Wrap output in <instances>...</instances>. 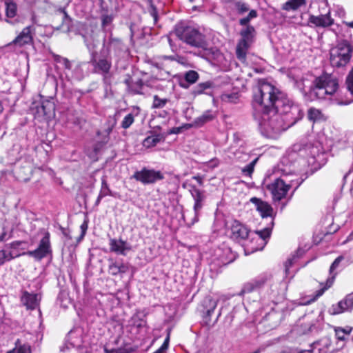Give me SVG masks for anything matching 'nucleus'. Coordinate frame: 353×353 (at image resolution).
I'll return each instance as SVG.
<instances>
[{"instance_id":"32","label":"nucleus","mask_w":353,"mask_h":353,"mask_svg":"<svg viewBox=\"0 0 353 353\" xmlns=\"http://www.w3.org/2000/svg\"><path fill=\"white\" fill-rule=\"evenodd\" d=\"M215 117V114L212 110H208L205 111L202 115L196 118L192 125L199 128L205 123L211 121Z\"/></svg>"},{"instance_id":"11","label":"nucleus","mask_w":353,"mask_h":353,"mask_svg":"<svg viewBox=\"0 0 353 353\" xmlns=\"http://www.w3.org/2000/svg\"><path fill=\"white\" fill-rule=\"evenodd\" d=\"M218 300L208 296L203 299L199 307V311L203 319V324L206 326L213 325L221 316V312H219L214 322L211 325V315L214 313L218 303Z\"/></svg>"},{"instance_id":"59","label":"nucleus","mask_w":353,"mask_h":353,"mask_svg":"<svg viewBox=\"0 0 353 353\" xmlns=\"http://www.w3.org/2000/svg\"><path fill=\"white\" fill-rule=\"evenodd\" d=\"M344 300L349 308H352L353 307V292L347 295Z\"/></svg>"},{"instance_id":"61","label":"nucleus","mask_w":353,"mask_h":353,"mask_svg":"<svg viewBox=\"0 0 353 353\" xmlns=\"http://www.w3.org/2000/svg\"><path fill=\"white\" fill-rule=\"evenodd\" d=\"M6 261V250H0V266L3 265Z\"/></svg>"},{"instance_id":"21","label":"nucleus","mask_w":353,"mask_h":353,"mask_svg":"<svg viewBox=\"0 0 353 353\" xmlns=\"http://www.w3.org/2000/svg\"><path fill=\"white\" fill-rule=\"evenodd\" d=\"M82 37L90 57L99 53L98 47L101 43L99 34L92 32L90 34H83Z\"/></svg>"},{"instance_id":"42","label":"nucleus","mask_w":353,"mask_h":353,"mask_svg":"<svg viewBox=\"0 0 353 353\" xmlns=\"http://www.w3.org/2000/svg\"><path fill=\"white\" fill-rule=\"evenodd\" d=\"M99 194L103 196V197L106 196H113L112 190L110 189L109 185L106 181V177L103 176L101 178V187L99 192Z\"/></svg>"},{"instance_id":"1","label":"nucleus","mask_w":353,"mask_h":353,"mask_svg":"<svg viewBox=\"0 0 353 353\" xmlns=\"http://www.w3.org/2000/svg\"><path fill=\"white\" fill-rule=\"evenodd\" d=\"M256 100L268 103L271 108L276 109L281 117L292 126L304 115L299 105L294 103L285 93L272 84L266 82L259 83L255 88Z\"/></svg>"},{"instance_id":"18","label":"nucleus","mask_w":353,"mask_h":353,"mask_svg":"<svg viewBox=\"0 0 353 353\" xmlns=\"http://www.w3.org/2000/svg\"><path fill=\"white\" fill-rule=\"evenodd\" d=\"M190 192L194 201L193 206L194 216L192 221L193 225L199 221L200 211L203 206L205 195L203 191L200 190L195 185H190Z\"/></svg>"},{"instance_id":"37","label":"nucleus","mask_w":353,"mask_h":353,"mask_svg":"<svg viewBox=\"0 0 353 353\" xmlns=\"http://www.w3.org/2000/svg\"><path fill=\"white\" fill-rule=\"evenodd\" d=\"M348 309L350 308L343 299L339 301L338 303L332 305V307L329 309L328 312L331 315H336L341 314L345 310H347Z\"/></svg>"},{"instance_id":"12","label":"nucleus","mask_w":353,"mask_h":353,"mask_svg":"<svg viewBox=\"0 0 353 353\" xmlns=\"http://www.w3.org/2000/svg\"><path fill=\"white\" fill-rule=\"evenodd\" d=\"M251 233L252 231L239 221L235 220L232 223L230 238L237 243H243L248 249L251 245Z\"/></svg>"},{"instance_id":"41","label":"nucleus","mask_w":353,"mask_h":353,"mask_svg":"<svg viewBox=\"0 0 353 353\" xmlns=\"http://www.w3.org/2000/svg\"><path fill=\"white\" fill-rule=\"evenodd\" d=\"M156 1L159 2V0H148V2L150 6L148 12L152 17L154 24H157L159 20L158 10L155 4Z\"/></svg>"},{"instance_id":"38","label":"nucleus","mask_w":353,"mask_h":353,"mask_svg":"<svg viewBox=\"0 0 353 353\" xmlns=\"http://www.w3.org/2000/svg\"><path fill=\"white\" fill-rule=\"evenodd\" d=\"M305 3V0H289L283 4L282 9L286 11L296 10Z\"/></svg>"},{"instance_id":"4","label":"nucleus","mask_w":353,"mask_h":353,"mask_svg":"<svg viewBox=\"0 0 353 353\" xmlns=\"http://www.w3.org/2000/svg\"><path fill=\"white\" fill-rule=\"evenodd\" d=\"M307 83V80L306 83L303 81L302 86L299 88L306 101L323 99L327 95L332 96L339 87L337 79L328 74L315 77L309 84Z\"/></svg>"},{"instance_id":"58","label":"nucleus","mask_w":353,"mask_h":353,"mask_svg":"<svg viewBox=\"0 0 353 353\" xmlns=\"http://www.w3.org/2000/svg\"><path fill=\"white\" fill-rule=\"evenodd\" d=\"M21 255H23L22 253L17 254L14 255L12 252H11V251L8 252L6 250V261H10L11 260H12L17 257H19Z\"/></svg>"},{"instance_id":"24","label":"nucleus","mask_w":353,"mask_h":353,"mask_svg":"<svg viewBox=\"0 0 353 353\" xmlns=\"http://www.w3.org/2000/svg\"><path fill=\"white\" fill-rule=\"evenodd\" d=\"M109 245L111 252L123 256H125L126 252L130 251L132 249L131 245L121 239L119 240L116 239H110Z\"/></svg>"},{"instance_id":"27","label":"nucleus","mask_w":353,"mask_h":353,"mask_svg":"<svg viewBox=\"0 0 353 353\" xmlns=\"http://www.w3.org/2000/svg\"><path fill=\"white\" fill-rule=\"evenodd\" d=\"M108 273L112 276H117L127 272L129 270L128 263H124L122 261L118 262L113 259H109Z\"/></svg>"},{"instance_id":"44","label":"nucleus","mask_w":353,"mask_h":353,"mask_svg":"<svg viewBox=\"0 0 353 353\" xmlns=\"http://www.w3.org/2000/svg\"><path fill=\"white\" fill-rule=\"evenodd\" d=\"M322 116L321 112L316 108H310L307 112V118L310 121H319Z\"/></svg>"},{"instance_id":"7","label":"nucleus","mask_w":353,"mask_h":353,"mask_svg":"<svg viewBox=\"0 0 353 353\" xmlns=\"http://www.w3.org/2000/svg\"><path fill=\"white\" fill-rule=\"evenodd\" d=\"M112 57L100 49L99 53L90 57L88 63L92 66V72L101 75L104 81L107 82V77L112 68Z\"/></svg>"},{"instance_id":"40","label":"nucleus","mask_w":353,"mask_h":353,"mask_svg":"<svg viewBox=\"0 0 353 353\" xmlns=\"http://www.w3.org/2000/svg\"><path fill=\"white\" fill-rule=\"evenodd\" d=\"M131 37H136L138 39H145L147 36L151 35V30L148 28H144L141 32H136L134 29V26L132 24L130 26Z\"/></svg>"},{"instance_id":"23","label":"nucleus","mask_w":353,"mask_h":353,"mask_svg":"<svg viewBox=\"0 0 353 353\" xmlns=\"http://www.w3.org/2000/svg\"><path fill=\"white\" fill-rule=\"evenodd\" d=\"M40 297L38 294L22 291L21 302L28 310H34L38 305Z\"/></svg>"},{"instance_id":"39","label":"nucleus","mask_w":353,"mask_h":353,"mask_svg":"<svg viewBox=\"0 0 353 353\" xmlns=\"http://www.w3.org/2000/svg\"><path fill=\"white\" fill-rule=\"evenodd\" d=\"M213 86L214 83L210 81L200 83L192 89V94L194 96L201 94L204 92L205 90L212 88H213Z\"/></svg>"},{"instance_id":"63","label":"nucleus","mask_w":353,"mask_h":353,"mask_svg":"<svg viewBox=\"0 0 353 353\" xmlns=\"http://www.w3.org/2000/svg\"><path fill=\"white\" fill-rule=\"evenodd\" d=\"M181 130H182L181 127H174L169 130L168 134H179L180 132H181Z\"/></svg>"},{"instance_id":"19","label":"nucleus","mask_w":353,"mask_h":353,"mask_svg":"<svg viewBox=\"0 0 353 353\" xmlns=\"http://www.w3.org/2000/svg\"><path fill=\"white\" fill-rule=\"evenodd\" d=\"M54 103L51 101L46 100L36 107L35 115L37 117L48 120L54 115Z\"/></svg>"},{"instance_id":"17","label":"nucleus","mask_w":353,"mask_h":353,"mask_svg":"<svg viewBox=\"0 0 353 353\" xmlns=\"http://www.w3.org/2000/svg\"><path fill=\"white\" fill-rule=\"evenodd\" d=\"M266 189L269 190L274 201H281L286 196L289 188L283 178L278 177L272 183L266 185Z\"/></svg>"},{"instance_id":"46","label":"nucleus","mask_w":353,"mask_h":353,"mask_svg":"<svg viewBox=\"0 0 353 353\" xmlns=\"http://www.w3.org/2000/svg\"><path fill=\"white\" fill-rule=\"evenodd\" d=\"M134 121V117L133 114L130 113L127 114L123 119L121 123V126L123 129H128Z\"/></svg>"},{"instance_id":"29","label":"nucleus","mask_w":353,"mask_h":353,"mask_svg":"<svg viewBox=\"0 0 353 353\" xmlns=\"http://www.w3.org/2000/svg\"><path fill=\"white\" fill-rule=\"evenodd\" d=\"M332 343V342L330 336H326L312 343L311 344V347H314L317 345L320 346L319 348V353H328L330 352L333 353L334 352V350L332 351L330 350Z\"/></svg>"},{"instance_id":"9","label":"nucleus","mask_w":353,"mask_h":353,"mask_svg":"<svg viewBox=\"0 0 353 353\" xmlns=\"http://www.w3.org/2000/svg\"><path fill=\"white\" fill-rule=\"evenodd\" d=\"M234 13L239 17L240 26L248 25L250 21L258 17L257 10L252 9L250 5L243 0H233L232 2Z\"/></svg>"},{"instance_id":"48","label":"nucleus","mask_w":353,"mask_h":353,"mask_svg":"<svg viewBox=\"0 0 353 353\" xmlns=\"http://www.w3.org/2000/svg\"><path fill=\"white\" fill-rule=\"evenodd\" d=\"M168 101L167 99H161L157 95H154L152 107V108H162L166 105Z\"/></svg>"},{"instance_id":"51","label":"nucleus","mask_w":353,"mask_h":353,"mask_svg":"<svg viewBox=\"0 0 353 353\" xmlns=\"http://www.w3.org/2000/svg\"><path fill=\"white\" fill-rule=\"evenodd\" d=\"M113 16L109 14H102L101 15V26L103 29H105L107 26H110L113 21Z\"/></svg>"},{"instance_id":"30","label":"nucleus","mask_w":353,"mask_h":353,"mask_svg":"<svg viewBox=\"0 0 353 353\" xmlns=\"http://www.w3.org/2000/svg\"><path fill=\"white\" fill-rule=\"evenodd\" d=\"M283 314L281 312L272 309L270 312L264 316L263 321L268 322V325L271 327H276L281 322Z\"/></svg>"},{"instance_id":"43","label":"nucleus","mask_w":353,"mask_h":353,"mask_svg":"<svg viewBox=\"0 0 353 353\" xmlns=\"http://www.w3.org/2000/svg\"><path fill=\"white\" fill-rule=\"evenodd\" d=\"M52 57H53V59L54 61L56 62V63H61L63 65L65 69L66 70H71L72 68V63L71 61L65 58V57H63L60 55H58V54H52Z\"/></svg>"},{"instance_id":"8","label":"nucleus","mask_w":353,"mask_h":353,"mask_svg":"<svg viewBox=\"0 0 353 353\" xmlns=\"http://www.w3.org/2000/svg\"><path fill=\"white\" fill-rule=\"evenodd\" d=\"M243 26L244 28L240 31L241 39L236 46V55L239 61L245 63L246 61L247 51L254 41L256 30L250 23Z\"/></svg>"},{"instance_id":"3","label":"nucleus","mask_w":353,"mask_h":353,"mask_svg":"<svg viewBox=\"0 0 353 353\" xmlns=\"http://www.w3.org/2000/svg\"><path fill=\"white\" fill-rule=\"evenodd\" d=\"M174 34L183 43L192 47L201 48L207 59H219L222 54L216 48H209L205 37L198 29L180 21L174 26Z\"/></svg>"},{"instance_id":"6","label":"nucleus","mask_w":353,"mask_h":353,"mask_svg":"<svg viewBox=\"0 0 353 353\" xmlns=\"http://www.w3.org/2000/svg\"><path fill=\"white\" fill-rule=\"evenodd\" d=\"M101 50L108 56L112 55L118 60L123 58L128 54V48L120 38L114 37L112 32L108 37L105 35L102 41Z\"/></svg>"},{"instance_id":"14","label":"nucleus","mask_w":353,"mask_h":353,"mask_svg":"<svg viewBox=\"0 0 353 353\" xmlns=\"http://www.w3.org/2000/svg\"><path fill=\"white\" fill-rule=\"evenodd\" d=\"M274 226V219H272L270 226L266 227L260 231L252 232L251 233V245L249 248L251 252L262 250L266 244V239H269Z\"/></svg>"},{"instance_id":"52","label":"nucleus","mask_w":353,"mask_h":353,"mask_svg":"<svg viewBox=\"0 0 353 353\" xmlns=\"http://www.w3.org/2000/svg\"><path fill=\"white\" fill-rule=\"evenodd\" d=\"M346 83H347V88H348L349 91L353 95V68L350 71V72L347 77Z\"/></svg>"},{"instance_id":"22","label":"nucleus","mask_w":353,"mask_h":353,"mask_svg":"<svg viewBox=\"0 0 353 353\" xmlns=\"http://www.w3.org/2000/svg\"><path fill=\"white\" fill-rule=\"evenodd\" d=\"M32 27L31 26L24 28L20 34L12 41L10 44L19 47L28 45L32 43L33 37L32 34Z\"/></svg>"},{"instance_id":"16","label":"nucleus","mask_w":353,"mask_h":353,"mask_svg":"<svg viewBox=\"0 0 353 353\" xmlns=\"http://www.w3.org/2000/svg\"><path fill=\"white\" fill-rule=\"evenodd\" d=\"M132 178L143 184L154 183L157 181L163 180L164 176L161 171L154 170H149L143 168L140 171H136Z\"/></svg>"},{"instance_id":"64","label":"nucleus","mask_w":353,"mask_h":353,"mask_svg":"<svg viewBox=\"0 0 353 353\" xmlns=\"http://www.w3.org/2000/svg\"><path fill=\"white\" fill-rule=\"evenodd\" d=\"M168 43H169V45H170V46L171 48L172 51V52H176L177 50V47L174 43L172 39L170 37H168Z\"/></svg>"},{"instance_id":"50","label":"nucleus","mask_w":353,"mask_h":353,"mask_svg":"<svg viewBox=\"0 0 353 353\" xmlns=\"http://www.w3.org/2000/svg\"><path fill=\"white\" fill-rule=\"evenodd\" d=\"M238 98L239 95L237 93L223 94L221 96L222 101L230 103H236Z\"/></svg>"},{"instance_id":"60","label":"nucleus","mask_w":353,"mask_h":353,"mask_svg":"<svg viewBox=\"0 0 353 353\" xmlns=\"http://www.w3.org/2000/svg\"><path fill=\"white\" fill-rule=\"evenodd\" d=\"M340 332H343L345 336H349L352 331V327L347 326L345 327H336Z\"/></svg>"},{"instance_id":"5","label":"nucleus","mask_w":353,"mask_h":353,"mask_svg":"<svg viewBox=\"0 0 353 353\" xmlns=\"http://www.w3.org/2000/svg\"><path fill=\"white\" fill-rule=\"evenodd\" d=\"M353 46L347 40H341L330 52V61L333 68H341L347 65L352 56Z\"/></svg>"},{"instance_id":"2","label":"nucleus","mask_w":353,"mask_h":353,"mask_svg":"<svg viewBox=\"0 0 353 353\" xmlns=\"http://www.w3.org/2000/svg\"><path fill=\"white\" fill-rule=\"evenodd\" d=\"M253 116L259 121V130L267 138L276 139L279 135L291 126L278 112L276 109L260 100H256V90H253L252 97Z\"/></svg>"},{"instance_id":"55","label":"nucleus","mask_w":353,"mask_h":353,"mask_svg":"<svg viewBox=\"0 0 353 353\" xmlns=\"http://www.w3.org/2000/svg\"><path fill=\"white\" fill-rule=\"evenodd\" d=\"M88 221L87 219H85V220H84V221L80 226L81 233L79 239H81L84 237V236L86 233V231L88 230Z\"/></svg>"},{"instance_id":"20","label":"nucleus","mask_w":353,"mask_h":353,"mask_svg":"<svg viewBox=\"0 0 353 353\" xmlns=\"http://www.w3.org/2000/svg\"><path fill=\"white\" fill-rule=\"evenodd\" d=\"M6 6L5 21L11 25H17L20 23L19 17L17 16V3L14 0H4Z\"/></svg>"},{"instance_id":"45","label":"nucleus","mask_w":353,"mask_h":353,"mask_svg":"<svg viewBox=\"0 0 353 353\" xmlns=\"http://www.w3.org/2000/svg\"><path fill=\"white\" fill-rule=\"evenodd\" d=\"M8 353H32L31 346L28 343L19 345Z\"/></svg>"},{"instance_id":"10","label":"nucleus","mask_w":353,"mask_h":353,"mask_svg":"<svg viewBox=\"0 0 353 353\" xmlns=\"http://www.w3.org/2000/svg\"><path fill=\"white\" fill-rule=\"evenodd\" d=\"M50 233L45 232L43 236L39 241L37 248L34 250H29L23 252L22 254H26L30 257H32L37 261H41L43 259L46 257L52 258V249L50 240Z\"/></svg>"},{"instance_id":"33","label":"nucleus","mask_w":353,"mask_h":353,"mask_svg":"<svg viewBox=\"0 0 353 353\" xmlns=\"http://www.w3.org/2000/svg\"><path fill=\"white\" fill-rule=\"evenodd\" d=\"M199 79V73L195 70H189L184 74V81H181L180 85L183 88H188L190 84L195 83Z\"/></svg>"},{"instance_id":"53","label":"nucleus","mask_w":353,"mask_h":353,"mask_svg":"<svg viewBox=\"0 0 353 353\" xmlns=\"http://www.w3.org/2000/svg\"><path fill=\"white\" fill-rule=\"evenodd\" d=\"M332 285H329L328 286V283H327V279L326 280V284H325V286L321 288L320 290H317L316 292V294H315V296L312 299V301H315L319 297H320L321 296H322L323 294V293L325 292V291L326 290H327L328 288H330Z\"/></svg>"},{"instance_id":"34","label":"nucleus","mask_w":353,"mask_h":353,"mask_svg":"<svg viewBox=\"0 0 353 353\" xmlns=\"http://www.w3.org/2000/svg\"><path fill=\"white\" fill-rule=\"evenodd\" d=\"M344 259V256L341 255L339 256L335 259V260L333 261V263L331 264L330 270H329V274L330 276L327 279V283L328 286L332 285L335 278L336 275L338 274L337 272H335V270L339 268L341 262Z\"/></svg>"},{"instance_id":"26","label":"nucleus","mask_w":353,"mask_h":353,"mask_svg":"<svg viewBox=\"0 0 353 353\" xmlns=\"http://www.w3.org/2000/svg\"><path fill=\"white\" fill-rule=\"evenodd\" d=\"M250 201L256 205L257 211L263 218L272 217L273 208L268 203L256 197H252Z\"/></svg>"},{"instance_id":"62","label":"nucleus","mask_w":353,"mask_h":353,"mask_svg":"<svg viewBox=\"0 0 353 353\" xmlns=\"http://www.w3.org/2000/svg\"><path fill=\"white\" fill-rule=\"evenodd\" d=\"M63 14V17L62 23H66L69 26L72 23L71 17L68 15L67 12H64V13Z\"/></svg>"},{"instance_id":"49","label":"nucleus","mask_w":353,"mask_h":353,"mask_svg":"<svg viewBox=\"0 0 353 353\" xmlns=\"http://www.w3.org/2000/svg\"><path fill=\"white\" fill-rule=\"evenodd\" d=\"M303 254V251L301 249H298L296 252V254H294L292 258H290L286 261L285 263V270L288 271L289 267L292 265L294 261L299 259Z\"/></svg>"},{"instance_id":"28","label":"nucleus","mask_w":353,"mask_h":353,"mask_svg":"<svg viewBox=\"0 0 353 353\" xmlns=\"http://www.w3.org/2000/svg\"><path fill=\"white\" fill-rule=\"evenodd\" d=\"M66 341L72 347L80 348L83 343V331L81 330H71L68 334Z\"/></svg>"},{"instance_id":"13","label":"nucleus","mask_w":353,"mask_h":353,"mask_svg":"<svg viewBox=\"0 0 353 353\" xmlns=\"http://www.w3.org/2000/svg\"><path fill=\"white\" fill-rule=\"evenodd\" d=\"M272 280V274L270 272H263L258 276L243 284L239 295L243 296L254 291L259 290L265 285L270 284Z\"/></svg>"},{"instance_id":"54","label":"nucleus","mask_w":353,"mask_h":353,"mask_svg":"<svg viewBox=\"0 0 353 353\" xmlns=\"http://www.w3.org/2000/svg\"><path fill=\"white\" fill-rule=\"evenodd\" d=\"M134 349L130 345H125L117 349V353H132Z\"/></svg>"},{"instance_id":"47","label":"nucleus","mask_w":353,"mask_h":353,"mask_svg":"<svg viewBox=\"0 0 353 353\" xmlns=\"http://www.w3.org/2000/svg\"><path fill=\"white\" fill-rule=\"evenodd\" d=\"M258 161V158H256L252 161H251L250 163L246 165L243 169L242 172L244 174V175L250 176L251 174L254 172V166Z\"/></svg>"},{"instance_id":"15","label":"nucleus","mask_w":353,"mask_h":353,"mask_svg":"<svg viewBox=\"0 0 353 353\" xmlns=\"http://www.w3.org/2000/svg\"><path fill=\"white\" fill-rule=\"evenodd\" d=\"M334 24V19L329 10L326 14L319 15L310 14L307 20V26L312 28H323L334 31L331 28Z\"/></svg>"},{"instance_id":"31","label":"nucleus","mask_w":353,"mask_h":353,"mask_svg":"<svg viewBox=\"0 0 353 353\" xmlns=\"http://www.w3.org/2000/svg\"><path fill=\"white\" fill-rule=\"evenodd\" d=\"M124 83L127 85L129 91L132 94H142L143 88L144 85L142 79H139L137 81H132L131 79H127L124 81Z\"/></svg>"},{"instance_id":"56","label":"nucleus","mask_w":353,"mask_h":353,"mask_svg":"<svg viewBox=\"0 0 353 353\" xmlns=\"http://www.w3.org/2000/svg\"><path fill=\"white\" fill-rule=\"evenodd\" d=\"M23 244H26V242L23 241H14L8 245H6V247L11 249H17L20 245Z\"/></svg>"},{"instance_id":"25","label":"nucleus","mask_w":353,"mask_h":353,"mask_svg":"<svg viewBox=\"0 0 353 353\" xmlns=\"http://www.w3.org/2000/svg\"><path fill=\"white\" fill-rule=\"evenodd\" d=\"M281 170L282 171L281 177L285 181L289 190L294 188V191H295L303 182V179L299 177L298 174L292 172H288L283 169H281Z\"/></svg>"},{"instance_id":"35","label":"nucleus","mask_w":353,"mask_h":353,"mask_svg":"<svg viewBox=\"0 0 353 353\" xmlns=\"http://www.w3.org/2000/svg\"><path fill=\"white\" fill-rule=\"evenodd\" d=\"M164 140V136L161 134L147 137L143 141V145L146 148L155 146L158 143Z\"/></svg>"},{"instance_id":"36","label":"nucleus","mask_w":353,"mask_h":353,"mask_svg":"<svg viewBox=\"0 0 353 353\" xmlns=\"http://www.w3.org/2000/svg\"><path fill=\"white\" fill-rule=\"evenodd\" d=\"M56 303L63 308H67L70 303L68 293L64 290H61L57 297Z\"/></svg>"},{"instance_id":"57","label":"nucleus","mask_w":353,"mask_h":353,"mask_svg":"<svg viewBox=\"0 0 353 353\" xmlns=\"http://www.w3.org/2000/svg\"><path fill=\"white\" fill-rule=\"evenodd\" d=\"M334 330L335 332L336 338L339 341H344L346 340V336L345 335V334L343 332H340L336 327H334Z\"/></svg>"}]
</instances>
